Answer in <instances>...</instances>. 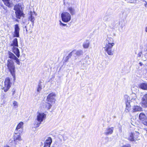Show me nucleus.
<instances>
[{"label":"nucleus","mask_w":147,"mask_h":147,"mask_svg":"<svg viewBox=\"0 0 147 147\" xmlns=\"http://www.w3.org/2000/svg\"><path fill=\"white\" fill-rule=\"evenodd\" d=\"M46 116V115L43 113H39L37 116L36 119L35 120L34 123L35 126L36 127H38L41 123V122L45 118Z\"/></svg>","instance_id":"obj_1"},{"label":"nucleus","mask_w":147,"mask_h":147,"mask_svg":"<svg viewBox=\"0 0 147 147\" xmlns=\"http://www.w3.org/2000/svg\"><path fill=\"white\" fill-rule=\"evenodd\" d=\"M7 67L12 76L15 78V67L14 63L11 60H8L7 62Z\"/></svg>","instance_id":"obj_2"},{"label":"nucleus","mask_w":147,"mask_h":147,"mask_svg":"<svg viewBox=\"0 0 147 147\" xmlns=\"http://www.w3.org/2000/svg\"><path fill=\"white\" fill-rule=\"evenodd\" d=\"M61 17L62 20L65 22H67L71 20V16L67 12H64L61 14Z\"/></svg>","instance_id":"obj_3"},{"label":"nucleus","mask_w":147,"mask_h":147,"mask_svg":"<svg viewBox=\"0 0 147 147\" xmlns=\"http://www.w3.org/2000/svg\"><path fill=\"white\" fill-rule=\"evenodd\" d=\"M56 94L54 92H52L49 94L47 96L46 100L49 102L51 104H54L56 100L55 97Z\"/></svg>","instance_id":"obj_4"},{"label":"nucleus","mask_w":147,"mask_h":147,"mask_svg":"<svg viewBox=\"0 0 147 147\" xmlns=\"http://www.w3.org/2000/svg\"><path fill=\"white\" fill-rule=\"evenodd\" d=\"M4 86L3 89L5 92H7L9 89L11 87V83L10 80L9 78H6L4 82Z\"/></svg>","instance_id":"obj_5"},{"label":"nucleus","mask_w":147,"mask_h":147,"mask_svg":"<svg viewBox=\"0 0 147 147\" xmlns=\"http://www.w3.org/2000/svg\"><path fill=\"white\" fill-rule=\"evenodd\" d=\"M124 100L126 103V108L125 111L127 112L129 111V108L131 107L130 104L131 102L130 100V98L129 96L127 95H125L124 96Z\"/></svg>","instance_id":"obj_6"},{"label":"nucleus","mask_w":147,"mask_h":147,"mask_svg":"<svg viewBox=\"0 0 147 147\" xmlns=\"http://www.w3.org/2000/svg\"><path fill=\"white\" fill-rule=\"evenodd\" d=\"M19 132H15L13 136V141L14 143L16 144H17L19 143V141L22 140V139L20 136V134Z\"/></svg>","instance_id":"obj_7"},{"label":"nucleus","mask_w":147,"mask_h":147,"mask_svg":"<svg viewBox=\"0 0 147 147\" xmlns=\"http://www.w3.org/2000/svg\"><path fill=\"white\" fill-rule=\"evenodd\" d=\"M139 133L137 131H136L134 133H131L128 139L131 141H134L138 139V135Z\"/></svg>","instance_id":"obj_8"},{"label":"nucleus","mask_w":147,"mask_h":147,"mask_svg":"<svg viewBox=\"0 0 147 147\" xmlns=\"http://www.w3.org/2000/svg\"><path fill=\"white\" fill-rule=\"evenodd\" d=\"M139 119L142 121V123L147 126V119L145 114L143 113H141L139 115Z\"/></svg>","instance_id":"obj_9"},{"label":"nucleus","mask_w":147,"mask_h":147,"mask_svg":"<svg viewBox=\"0 0 147 147\" xmlns=\"http://www.w3.org/2000/svg\"><path fill=\"white\" fill-rule=\"evenodd\" d=\"M9 57L10 59L15 60V62L18 65H20V62L19 59L15 55L10 52H9Z\"/></svg>","instance_id":"obj_10"},{"label":"nucleus","mask_w":147,"mask_h":147,"mask_svg":"<svg viewBox=\"0 0 147 147\" xmlns=\"http://www.w3.org/2000/svg\"><path fill=\"white\" fill-rule=\"evenodd\" d=\"M20 28L18 24L15 25L13 37H18L19 36Z\"/></svg>","instance_id":"obj_11"},{"label":"nucleus","mask_w":147,"mask_h":147,"mask_svg":"<svg viewBox=\"0 0 147 147\" xmlns=\"http://www.w3.org/2000/svg\"><path fill=\"white\" fill-rule=\"evenodd\" d=\"M24 123L22 122H20L17 125L15 130V132H19L22 133L23 131V128Z\"/></svg>","instance_id":"obj_12"},{"label":"nucleus","mask_w":147,"mask_h":147,"mask_svg":"<svg viewBox=\"0 0 147 147\" xmlns=\"http://www.w3.org/2000/svg\"><path fill=\"white\" fill-rule=\"evenodd\" d=\"M113 127H107L104 133V134L105 135H107L111 134L113 133Z\"/></svg>","instance_id":"obj_13"},{"label":"nucleus","mask_w":147,"mask_h":147,"mask_svg":"<svg viewBox=\"0 0 147 147\" xmlns=\"http://www.w3.org/2000/svg\"><path fill=\"white\" fill-rule=\"evenodd\" d=\"M112 47H106L105 50L107 53L110 55H112L114 51L112 49Z\"/></svg>","instance_id":"obj_14"},{"label":"nucleus","mask_w":147,"mask_h":147,"mask_svg":"<svg viewBox=\"0 0 147 147\" xmlns=\"http://www.w3.org/2000/svg\"><path fill=\"white\" fill-rule=\"evenodd\" d=\"M142 111V108L140 106H134L132 107V112L133 113Z\"/></svg>","instance_id":"obj_15"},{"label":"nucleus","mask_w":147,"mask_h":147,"mask_svg":"<svg viewBox=\"0 0 147 147\" xmlns=\"http://www.w3.org/2000/svg\"><path fill=\"white\" fill-rule=\"evenodd\" d=\"M142 103L144 107H147V94L144 95L142 97Z\"/></svg>","instance_id":"obj_16"},{"label":"nucleus","mask_w":147,"mask_h":147,"mask_svg":"<svg viewBox=\"0 0 147 147\" xmlns=\"http://www.w3.org/2000/svg\"><path fill=\"white\" fill-rule=\"evenodd\" d=\"M13 52L14 53L16 56L19 57L20 56V51L18 49L15 47H13Z\"/></svg>","instance_id":"obj_17"},{"label":"nucleus","mask_w":147,"mask_h":147,"mask_svg":"<svg viewBox=\"0 0 147 147\" xmlns=\"http://www.w3.org/2000/svg\"><path fill=\"white\" fill-rule=\"evenodd\" d=\"M16 17L18 19H20V18L24 15L23 13L21 11H15Z\"/></svg>","instance_id":"obj_18"},{"label":"nucleus","mask_w":147,"mask_h":147,"mask_svg":"<svg viewBox=\"0 0 147 147\" xmlns=\"http://www.w3.org/2000/svg\"><path fill=\"white\" fill-rule=\"evenodd\" d=\"M120 16H121L122 17L126 18L127 16V13L126 11L125 10L122 9L120 11V13H119Z\"/></svg>","instance_id":"obj_19"},{"label":"nucleus","mask_w":147,"mask_h":147,"mask_svg":"<svg viewBox=\"0 0 147 147\" xmlns=\"http://www.w3.org/2000/svg\"><path fill=\"white\" fill-rule=\"evenodd\" d=\"M52 142V140L51 137H48L45 141L44 144L51 146Z\"/></svg>","instance_id":"obj_20"},{"label":"nucleus","mask_w":147,"mask_h":147,"mask_svg":"<svg viewBox=\"0 0 147 147\" xmlns=\"http://www.w3.org/2000/svg\"><path fill=\"white\" fill-rule=\"evenodd\" d=\"M68 11L72 15H73L75 14V11L74 8L69 7L68 8Z\"/></svg>","instance_id":"obj_21"},{"label":"nucleus","mask_w":147,"mask_h":147,"mask_svg":"<svg viewBox=\"0 0 147 147\" xmlns=\"http://www.w3.org/2000/svg\"><path fill=\"white\" fill-rule=\"evenodd\" d=\"M139 87L141 88L146 90H147V84L146 83H142L139 85Z\"/></svg>","instance_id":"obj_22"},{"label":"nucleus","mask_w":147,"mask_h":147,"mask_svg":"<svg viewBox=\"0 0 147 147\" xmlns=\"http://www.w3.org/2000/svg\"><path fill=\"white\" fill-rule=\"evenodd\" d=\"M2 1L6 6L9 7L11 6V5L12 4L10 2V0H2Z\"/></svg>","instance_id":"obj_23"},{"label":"nucleus","mask_w":147,"mask_h":147,"mask_svg":"<svg viewBox=\"0 0 147 147\" xmlns=\"http://www.w3.org/2000/svg\"><path fill=\"white\" fill-rule=\"evenodd\" d=\"M52 104H51L49 102L47 101L45 105V108L47 109H49L51 108Z\"/></svg>","instance_id":"obj_24"},{"label":"nucleus","mask_w":147,"mask_h":147,"mask_svg":"<svg viewBox=\"0 0 147 147\" xmlns=\"http://www.w3.org/2000/svg\"><path fill=\"white\" fill-rule=\"evenodd\" d=\"M105 42L106 43V46H113L114 45V43L113 42H111L109 41V40H105Z\"/></svg>","instance_id":"obj_25"},{"label":"nucleus","mask_w":147,"mask_h":147,"mask_svg":"<svg viewBox=\"0 0 147 147\" xmlns=\"http://www.w3.org/2000/svg\"><path fill=\"white\" fill-rule=\"evenodd\" d=\"M132 98H131L130 101L131 102H134L135 101H136L137 100V96L135 94H133L131 95Z\"/></svg>","instance_id":"obj_26"},{"label":"nucleus","mask_w":147,"mask_h":147,"mask_svg":"<svg viewBox=\"0 0 147 147\" xmlns=\"http://www.w3.org/2000/svg\"><path fill=\"white\" fill-rule=\"evenodd\" d=\"M73 51H75V53H74V54H76V55L78 56H80V55H82L83 53V52L81 50L78 51H77L74 50Z\"/></svg>","instance_id":"obj_27"},{"label":"nucleus","mask_w":147,"mask_h":147,"mask_svg":"<svg viewBox=\"0 0 147 147\" xmlns=\"http://www.w3.org/2000/svg\"><path fill=\"white\" fill-rule=\"evenodd\" d=\"M11 46H18L17 39L15 38L13 40V43L11 44Z\"/></svg>","instance_id":"obj_28"},{"label":"nucleus","mask_w":147,"mask_h":147,"mask_svg":"<svg viewBox=\"0 0 147 147\" xmlns=\"http://www.w3.org/2000/svg\"><path fill=\"white\" fill-rule=\"evenodd\" d=\"M29 20H30V21L32 22V26H33L34 24V21L35 20L34 18V17L32 16V15L31 14L30 16L29 17Z\"/></svg>","instance_id":"obj_29"},{"label":"nucleus","mask_w":147,"mask_h":147,"mask_svg":"<svg viewBox=\"0 0 147 147\" xmlns=\"http://www.w3.org/2000/svg\"><path fill=\"white\" fill-rule=\"evenodd\" d=\"M75 53V51H72L68 55V56H67L66 58L65 59V61L66 62L67 61L68 59L70 58L71 56H72V55H74V53Z\"/></svg>","instance_id":"obj_30"},{"label":"nucleus","mask_w":147,"mask_h":147,"mask_svg":"<svg viewBox=\"0 0 147 147\" xmlns=\"http://www.w3.org/2000/svg\"><path fill=\"white\" fill-rule=\"evenodd\" d=\"M14 9L16 11H20V6L19 5H16L14 6Z\"/></svg>","instance_id":"obj_31"},{"label":"nucleus","mask_w":147,"mask_h":147,"mask_svg":"<svg viewBox=\"0 0 147 147\" xmlns=\"http://www.w3.org/2000/svg\"><path fill=\"white\" fill-rule=\"evenodd\" d=\"M42 86L40 82L38 86L37 91L38 92H40L41 89H42Z\"/></svg>","instance_id":"obj_32"},{"label":"nucleus","mask_w":147,"mask_h":147,"mask_svg":"<svg viewBox=\"0 0 147 147\" xmlns=\"http://www.w3.org/2000/svg\"><path fill=\"white\" fill-rule=\"evenodd\" d=\"M89 42L88 40H86L83 44V46H89Z\"/></svg>","instance_id":"obj_33"},{"label":"nucleus","mask_w":147,"mask_h":147,"mask_svg":"<svg viewBox=\"0 0 147 147\" xmlns=\"http://www.w3.org/2000/svg\"><path fill=\"white\" fill-rule=\"evenodd\" d=\"M13 105L15 108L17 107H18V104L16 101H14L13 102Z\"/></svg>","instance_id":"obj_34"},{"label":"nucleus","mask_w":147,"mask_h":147,"mask_svg":"<svg viewBox=\"0 0 147 147\" xmlns=\"http://www.w3.org/2000/svg\"><path fill=\"white\" fill-rule=\"evenodd\" d=\"M109 19V18L108 16H105L103 20L105 21H108Z\"/></svg>","instance_id":"obj_35"},{"label":"nucleus","mask_w":147,"mask_h":147,"mask_svg":"<svg viewBox=\"0 0 147 147\" xmlns=\"http://www.w3.org/2000/svg\"><path fill=\"white\" fill-rule=\"evenodd\" d=\"M60 23L59 24L60 26H65L66 25V24H65L62 23L61 21H59Z\"/></svg>","instance_id":"obj_36"},{"label":"nucleus","mask_w":147,"mask_h":147,"mask_svg":"<svg viewBox=\"0 0 147 147\" xmlns=\"http://www.w3.org/2000/svg\"><path fill=\"white\" fill-rule=\"evenodd\" d=\"M122 147H131L130 145L129 144H127L123 146Z\"/></svg>","instance_id":"obj_37"},{"label":"nucleus","mask_w":147,"mask_h":147,"mask_svg":"<svg viewBox=\"0 0 147 147\" xmlns=\"http://www.w3.org/2000/svg\"><path fill=\"white\" fill-rule=\"evenodd\" d=\"M136 1H133L132 0H130L129 1L127 2L130 3H135L136 2H134Z\"/></svg>","instance_id":"obj_38"},{"label":"nucleus","mask_w":147,"mask_h":147,"mask_svg":"<svg viewBox=\"0 0 147 147\" xmlns=\"http://www.w3.org/2000/svg\"><path fill=\"white\" fill-rule=\"evenodd\" d=\"M50 146L46 144H44V146L43 147H50Z\"/></svg>","instance_id":"obj_39"},{"label":"nucleus","mask_w":147,"mask_h":147,"mask_svg":"<svg viewBox=\"0 0 147 147\" xmlns=\"http://www.w3.org/2000/svg\"><path fill=\"white\" fill-rule=\"evenodd\" d=\"M141 53H140L138 54V56L139 57H141Z\"/></svg>","instance_id":"obj_40"},{"label":"nucleus","mask_w":147,"mask_h":147,"mask_svg":"<svg viewBox=\"0 0 147 147\" xmlns=\"http://www.w3.org/2000/svg\"><path fill=\"white\" fill-rule=\"evenodd\" d=\"M145 30L146 32H147V27H146L145 29Z\"/></svg>","instance_id":"obj_41"},{"label":"nucleus","mask_w":147,"mask_h":147,"mask_svg":"<svg viewBox=\"0 0 147 147\" xmlns=\"http://www.w3.org/2000/svg\"><path fill=\"white\" fill-rule=\"evenodd\" d=\"M15 91H14L12 93V95H13L15 94Z\"/></svg>","instance_id":"obj_42"},{"label":"nucleus","mask_w":147,"mask_h":147,"mask_svg":"<svg viewBox=\"0 0 147 147\" xmlns=\"http://www.w3.org/2000/svg\"><path fill=\"white\" fill-rule=\"evenodd\" d=\"M109 40H111V41L112 40H113V39L112 38H109Z\"/></svg>","instance_id":"obj_43"},{"label":"nucleus","mask_w":147,"mask_h":147,"mask_svg":"<svg viewBox=\"0 0 147 147\" xmlns=\"http://www.w3.org/2000/svg\"><path fill=\"white\" fill-rule=\"evenodd\" d=\"M4 147H9V146L7 145H5Z\"/></svg>","instance_id":"obj_44"},{"label":"nucleus","mask_w":147,"mask_h":147,"mask_svg":"<svg viewBox=\"0 0 147 147\" xmlns=\"http://www.w3.org/2000/svg\"><path fill=\"white\" fill-rule=\"evenodd\" d=\"M140 63V65L141 66H142V63H140H140Z\"/></svg>","instance_id":"obj_45"},{"label":"nucleus","mask_w":147,"mask_h":147,"mask_svg":"<svg viewBox=\"0 0 147 147\" xmlns=\"http://www.w3.org/2000/svg\"><path fill=\"white\" fill-rule=\"evenodd\" d=\"M25 28H26V31H27V29H26V26H25Z\"/></svg>","instance_id":"obj_46"},{"label":"nucleus","mask_w":147,"mask_h":147,"mask_svg":"<svg viewBox=\"0 0 147 147\" xmlns=\"http://www.w3.org/2000/svg\"><path fill=\"white\" fill-rule=\"evenodd\" d=\"M87 47V46H86V47H84V48H87V47Z\"/></svg>","instance_id":"obj_47"},{"label":"nucleus","mask_w":147,"mask_h":147,"mask_svg":"<svg viewBox=\"0 0 147 147\" xmlns=\"http://www.w3.org/2000/svg\"><path fill=\"white\" fill-rule=\"evenodd\" d=\"M146 132H147V129H146Z\"/></svg>","instance_id":"obj_48"}]
</instances>
